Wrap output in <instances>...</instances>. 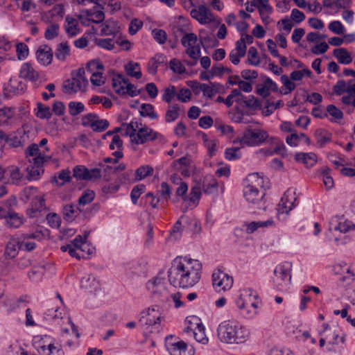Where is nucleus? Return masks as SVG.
<instances>
[{
	"label": "nucleus",
	"mask_w": 355,
	"mask_h": 355,
	"mask_svg": "<svg viewBox=\"0 0 355 355\" xmlns=\"http://www.w3.org/2000/svg\"><path fill=\"white\" fill-rule=\"evenodd\" d=\"M291 271L292 263L290 262L285 261L277 265L271 277L273 286L278 290L286 288L291 283Z\"/></svg>",
	"instance_id": "6e6552de"
},
{
	"label": "nucleus",
	"mask_w": 355,
	"mask_h": 355,
	"mask_svg": "<svg viewBox=\"0 0 355 355\" xmlns=\"http://www.w3.org/2000/svg\"><path fill=\"white\" fill-rule=\"evenodd\" d=\"M193 337L198 343L206 344L208 342V338L205 335V330L202 324H197V329L193 332Z\"/></svg>",
	"instance_id": "680f3d73"
},
{
	"label": "nucleus",
	"mask_w": 355,
	"mask_h": 355,
	"mask_svg": "<svg viewBox=\"0 0 355 355\" xmlns=\"http://www.w3.org/2000/svg\"><path fill=\"white\" fill-rule=\"evenodd\" d=\"M219 340L227 344H243L250 336V331L243 325L234 321H224L217 329Z\"/></svg>",
	"instance_id": "7ed1b4c3"
},
{
	"label": "nucleus",
	"mask_w": 355,
	"mask_h": 355,
	"mask_svg": "<svg viewBox=\"0 0 355 355\" xmlns=\"http://www.w3.org/2000/svg\"><path fill=\"white\" fill-rule=\"evenodd\" d=\"M180 116V107L175 104L169 105L165 114V121L166 123H171L175 121Z\"/></svg>",
	"instance_id": "49530a36"
},
{
	"label": "nucleus",
	"mask_w": 355,
	"mask_h": 355,
	"mask_svg": "<svg viewBox=\"0 0 355 355\" xmlns=\"http://www.w3.org/2000/svg\"><path fill=\"white\" fill-rule=\"evenodd\" d=\"M112 85L115 92L121 96L128 94L130 97H135L140 94V90L121 73H116L112 77Z\"/></svg>",
	"instance_id": "1a4fd4ad"
},
{
	"label": "nucleus",
	"mask_w": 355,
	"mask_h": 355,
	"mask_svg": "<svg viewBox=\"0 0 355 355\" xmlns=\"http://www.w3.org/2000/svg\"><path fill=\"white\" fill-rule=\"evenodd\" d=\"M241 103H243L245 106L252 110H257L261 107L260 101L254 96L250 95L248 97L244 96Z\"/></svg>",
	"instance_id": "09e8293b"
},
{
	"label": "nucleus",
	"mask_w": 355,
	"mask_h": 355,
	"mask_svg": "<svg viewBox=\"0 0 355 355\" xmlns=\"http://www.w3.org/2000/svg\"><path fill=\"white\" fill-rule=\"evenodd\" d=\"M60 26L58 24H51L46 29L44 37L48 40H51L59 35Z\"/></svg>",
	"instance_id": "864d4df0"
},
{
	"label": "nucleus",
	"mask_w": 355,
	"mask_h": 355,
	"mask_svg": "<svg viewBox=\"0 0 355 355\" xmlns=\"http://www.w3.org/2000/svg\"><path fill=\"white\" fill-rule=\"evenodd\" d=\"M163 317L159 313V307L153 306L141 313L140 322L146 326L151 327L152 329H158Z\"/></svg>",
	"instance_id": "9b49d317"
},
{
	"label": "nucleus",
	"mask_w": 355,
	"mask_h": 355,
	"mask_svg": "<svg viewBox=\"0 0 355 355\" xmlns=\"http://www.w3.org/2000/svg\"><path fill=\"white\" fill-rule=\"evenodd\" d=\"M16 51L17 58L19 60L26 59L29 53L28 46L23 42H19L16 45Z\"/></svg>",
	"instance_id": "e2e57ef3"
},
{
	"label": "nucleus",
	"mask_w": 355,
	"mask_h": 355,
	"mask_svg": "<svg viewBox=\"0 0 355 355\" xmlns=\"http://www.w3.org/2000/svg\"><path fill=\"white\" fill-rule=\"evenodd\" d=\"M166 61V58L164 55L158 53L152 58L147 66L148 71L152 75H155L157 71L158 67Z\"/></svg>",
	"instance_id": "c756f323"
},
{
	"label": "nucleus",
	"mask_w": 355,
	"mask_h": 355,
	"mask_svg": "<svg viewBox=\"0 0 355 355\" xmlns=\"http://www.w3.org/2000/svg\"><path fill=\"white\" fill-rule=\"evenodd\" d=\"M268 132L261 128H246L237 140L240 144L250 147L260 146L265 144L269 139Z\"/></svg>",
	"instance_id": "39448f33"
},
{
	"label": "nucleus",
	"mask_w": 355,
	"mask_h": 355,
	"mask_svg": "<svg viewBox=\"0 0 355 355\" xmlns=\"http://www.w3.org/2000/svg\"><path fill=\"white\" fill-rule=\"evenodd\" d=\"M275 225V222L272 219H268L266 221H252L250 223L245 224L247 234H252L259 228H267Z\"/></svg>",
	"instance_id": "cd10ccee"
},
{
	"label": "nucleus",
	"mask_w": 355,
	"mask_h": 355,
	"mask_svg": "<svg viewBox=\"0 0 355 355\" xmlns=\"http://www.w3.org/2000/svg\"><path fill=\"white\" fill-rule=\"evenodd\" d=\"M146 287L153 294H161L164 289V278L156 277L148 282Z\"/></svg>",
	"instance_id": "bb28decb"
},
{
	"label": "nucleus",
	"mask_w": 355,
	"mask_h": 355,
	"mask_svg": "<svg viewBox=\"0 0 355 355\" xmlns=\"http://www.w3.org/2000/svg\"><path fill=\"white\" fill-rule=\"evenodd\" d=\"M97 45L107 50H112L114 47V44H116V37L112 38H105V39H99L96 41Z\"/></svg>",
	"instance_id": "052dcab7"
},
{
	"label": "nucleus",
	"mask_w": 355,
	"mask_h": 355,
	"mask_svg": "<svg viewBox=\"0 0 355 355\" xmlns=\"http://www.w3.org/2000/svg\"><path fill=\"white\" fill-rule=\"evenodd\" d=\"M87 69L92 73L90 81L94 85L101 86L105 83V78L103 76L104 67L99 60L90 61Z\"/></svg>",
	"instance_id": "dca6fc26"
},
{
	"label": "nucleus",
	"mask_w": 355,
	"mask_h": 355,
	"mask_svg": "<svg viewBox=\"0 0 355 355\" xmlns=\"http://www.w3.org/2000/svg\"><path fill=\"white\" fill-rule=\"evenodd\" d=\"M257 8L259 10L262 22L266 25L270 24V15L272 12V6L269 3H267L263 5H258Z\"/></svg>",
	"instance_id": "ea45409f"
},
{
	"label": "nucleus",
	"mask_w": 355,
	"mask_h": 355,
	"mask_svg": "<svg viewBox=\"0 0 355 355\" xmlns=\"http://www.w3.org/2000/svg\"><path fill=\"white\" fill-rule=\"evenodd\" d=\"M268 141H270V142L272 144H276L273 150L275 154L279 155L282 156L286 155V149L285 145L282 141H279V139L275 137H270Z\"/></svg>",
	"instance_id": "5fc2aeb1"
},
{
	"label": "nucleus",
	"mask_w": 355,
	"mask_h": 355,
	"mask_svg": "<svg viewBox=\"0 0 355 355\" xmlns=\"http://www.w3.org/2000/svg\"><path fill=\"white\" fill-rule=\"evenodd\" d=\"M314 136L317 140V144L322 148L331 141L332 135L325 129L319 128L315 131Z\"/></svg>",
	"instance_id": "72a5a7b5"
},
{
	"label": "nucleus",
	"mask_w": 355,
	"mask_h": 355,
	"mask_svg": "<svg viewBox=\"0 0 355 355\" xmlns=\"http://www.w3.org/2000/svg\"><path fill=\"white\" fill-rule=\"evenodd\" d=\"M165 346L171 355H187V344L175 336L166 337Z\"/></svg>",
	"instance_id": "2eb2a0df"
},
{
	"label": "nucleus",
	"mask_w": 355,
	"mask_h": 355,
	"mask_svg": "<svg viewBox=\"0 0 355 355\" xmlns=\"http://www.w3.org/2000/svg\"><path fill=\"white\" fill-rule=\"evenodd\" d=\"M12 204H16L15 200H7L0 204V218L5 220L8 227L19 228L24 224L25 219L13 210Z\"/></svg>",
	"instance_id": "0eeeda50"
},
{
	"label": "nucleus",
	"mask_w": 355,
	"mask_h": 355,
	"mask_svg": "<svg viewBox=\"0 0 355 355\" xmlns=\"http://www.w3.org/2000/svg\"><path fill=\"white\" fill-rule=\"evenodd\" d=\"M71 55L70 47L67 42L58 44L55 51V56L60 61H66L67 57Z\"/></svg>",
	"instance_id": "473e14b6"
},
{
	"label": "nucleus",
	"mask_w": 355,
	"mask_h": 355,
	"mask_svg": "<svg viewBox=\"0 0 355 355\" xmlns=\"http://www.w3.org/2000/svg\"><path fill=\"white\" fill-rule=\"evenodd\" d=\"M70 180V171L62 170L58 173L57 176L55 175L54 177L53 182H55L58 186L62 187L66 182H69Z\"/></svg>",
	"instance_id": "3c124183"
},
{
	"label": "nucleus",
	"mask_w": 355,
	"mask_h": 355,
	"mask_svg": "<svg viewBox=\"0 0 355 355\" xmlns=\"http://www.w3.org/2000/svg\"><path fill=\"white\" fill-rule=\"evenodd\" d=\"M151 33L153 39L159 44H164L167 40V33L163 29L155 28Z\"/></svg>",
	"instance_id": "4d7b16f0"
},
{
	"label": "nucleus",
	"mask_w": 355,
	"mask_h": 355,
	"mask_svg": "<svg viewBox=\"0 0 355 355\" xmlns=\"http://www.w3.org/2000/svg\"><path fill=\"white\" fill-rule=\"evenodd\" d=\"M8 173L9 175V181L13 184H18L23 177V174L16 166H9L8 168Z\"/></svg>",
	"instance_id": "79ce46f5"
},
{
	"label": "nucleus",
	"mask_w": 355,
	"mask_h": 355,
	"mask_svg": "<svg viewBox=\"0 0 355 355\" xmlns=\"http://www.w3.org/2000/svg\"><path fill=\"white\" fill-rule=\"evenodd\" d=\"M218 189V182L212 176H207L202 183V190L205 193L209 194Z\"/></svg>",
	"instance_id": "a19ab883"
},
{
	"label": "nucleus",
	"mask_w": 355,
	"mask_h": 355,
	"mask_svg": "<svg viewBox=\"0 0 355 355\" xmlns=\"http://www.w3.org/2000/svg\"><path fill=\"white\" fill-rule=\"evenodd\" d=\"M83 12L91 17L89 19H92V23L99 24L105 19L104 12L97 7H94L93 9L90 10H83Z\"/></svg>",
	"instance_id": "58836bf2"
},
{
	"label": "nucleus",
	"mask_w": 355,
	"mask_h": 355,
	"mask_svg": "<svg viewBox=\"0 0 355 355\" xmlns=\"http://www.w3.org/2000/svg\"><path fill=\"white\" fill-rule=\"evenodd\" d=\"M201 271L202 264L198 260L178 257L168 271V281L175 287H193L200 281Z\"/></svg>",
	"instance_id": "f257e3e1"
},
{
	"label": "nucleus",
	"mask_w": 355,
	"mask_h": 355,
	"mask_svg": "<svg viewBox=\"0 0 355 355\" xmlns=\"http://www.w3.org/2000/svg\"><path fill=\"white\" fill-rule=\"evenodd\" d=\"M281 81L284 85V87L279 90V92L282 94H288L293 91L296 87V85L286 74L281 76Z\"/></svg>",
	"instance_id": "c03bdc74"
},
{
	"label": "nucleus",
	"mask_w": 355,
	"mask_h": 355,
	"mask_svg": "<svg viewBox=\"0 0 355 355\" xmlns=\"http://www.w3.org/2000/svg\"><path fill=\"white\" fill-rule=\"evenodd\" d=\"M7 144L10 148L23 147L25 144L24 131L22 130L7 134Z\"/></svg>",
	"instance_id": "5701e85b"
},
{
	"label": "nucleus",
	"mask_w": 355,
	"mask_h": 355,
	"mask_svg": "<svg viewBox=\"0 0 355 355\" xmlns=\"http://www.w3.org/2000/svg\"><path fill=\"white\" fill-rule=\"evenodd\" d=\"M65 31L69 35L73 37L79 33L78 21L76 19L70 16H67L65 18Z\"/></svg>",
	"instance_id": "e433bc0d"
},
{
	"label": "nucleus",
	"mask_w": 355,
	"mask_h": 355,
	"mask_svg": "<svg viewBox=\"0 0 355 355\" xmlns=\"http://www.w3.org/2000/svg\"><path fill=\"white\" fill-rule=\"evenodd\" d=\"M233 278L227 273L220 270H214L212 274V284L218 292L230 290L233 285Z\"/></svg>",
	"instance_id": "f8f14e48"
},
{
	"label": "nucleus",
	"mask_w": 355,
	"mask_h": 355,
	"mask_svg": "<svg viewBox=\"0 0 355 355\" xmlns=\"http://www.w3.org/2000/svg\"><path fill=\"white\" fill-rule=\"evenodd\" d=\"M324 332L326 334L325 338L328 340L329 345H337L338 339L340 337L339 329L338 327H331L328 324H323Z\"/></svg>",
	"instance_id": "2f4dec72"
},
{
	"label": "nucleus",
	"mask_w": 355,
	"mask_h": 355,
	"mask_svg": "<svg viewBox=\"0 0 355 355\" xmlns=\"http://www.w3.org/2000/svg\"><path fill=\"white\" fill-rule=\"evenodd\" d=\"M26 89V84L19 78L14 77L10 78L6 89L14 95H19L23 94Z\"/></svg>",
	"instance_id": "b1692460"
},
{
	"label": "nucleus",
	"mask_w": 355,
	"mask_h": 355,
	"mask_svg": "<svg viewBox=\"0 0 355 355\" xmlns=\"http://www.w3.org/2000/svg\"><path fill=\"white\" fill-rule=\"evenodd\" d=\"M78 209H76L72 205H66L63 207L64 218L67 221H72L75 218Z\"/></svg>",
	"instance_id": "0e129e2a"
},
{
	"label": "nucleus",
	"mask_w": 355,
	"mask_h": 355,
	"mask_svg": "<svg viewBox=\"0 0 355 355\" xmlns=\"http://www.w3.org/2000/svg\"><path fill=\"white\" fill-rule=\"evenodd\" d=\"M157 135V133L153 129L144 126L139 128L134 135H131L130 138L132 143L139 145L155 140Z\"/></svg>",
	"instance_id": "f3484780"
},
{
	"label": "nucleus",
	"mask_w": 355,
	"mask_h": 355,
	"mask_svg": "<svg viewBox=\"0 0 355 355\" xmlns=\"http://www.w3.org/2000/svg\"><path fill=\"white\" fill-rule=\"evenodd\" d=\"M263 178L258 173L249 174L243 182V196L251 205H259L263 199L265 191L262 189Z\"/></svg>",
	"instance_id": "20e7f679"
},
{
	"label": "nucleus",
	"mask_w": 355,
	"mask_h": 355,
	"mask_svg": "<svg viewBox=\"0 0 355 355\" xmlns=\"http://www.w3.org/2000/svg\"><path fill=\"white\" fill-rule=\"evenodd\" d=\"M352 228H355V225H352L350 221L336 217L331 220L329 231L331 232L334 231L339 232L340 233H345Z\"/></svg>",
	"instance_id": "aec40b11"
},
{
	"label": "nucleus",
	"mask_w": 355,
	"mask_h": 355,
	"mask_svg": "<svg viewBox=\"0 0 355 355\" xmlns=\"http://www.w3.org/2000/svg\"><path fill=\"white\" fill-rule=\"evenodd\" d=\"M236 306L240 310L241 314L246 318H251L257 314V311L252 309L248 302L237 300L236 302Z\"/></svg>",
	"instance_id": "f704fd0d"
},
{
	"label": "nucleus",
	"mask_w": 355,
	"mask_h": 355,
	"mask_svg": "<svg viewBox=\"0 0 355 355\" xmlns=\"http://www.w3.org/2000/svg\"><path fill=\"white\" fill-rule=\"evenodd\" d=\"M81 123L84 127H90L94 132H103L109 126L106 119H100L96 114L89 113L82 117Z\"/></svg>",
	"instance_id": "ddd939ff"
},
{
	"label": "nucleus",
	"mask_w": 355,
	"mask_h": 355,
	"mask_svg": "<svg viewBox=\"0 0 355 355\" xmlns=\"http://www.w3.org/2000/svg\"><path fill=\"white\" fill-rule=\"evenodd\" d=\"M333 55L338 60V62L342 64H349L353 60L350 53L345 48L334 49Z\"/></svg>",
	"instance_id": "c85d7f7f"
},
{
	"label": "nucleus",
	"mask_w": 355,
	"mask_h": 355,
	"mask_svg": "<svg viewBox=\"0 0 355 355\" xmlns=\"http://www.w3.org/2000/svg\"><path fill=\"white\" fill-rule=\"evenodd\" d=\"M68 107L69 114L73 116L83 112L85 110V105L81 102L71 101Z\"/></svg>",
	"instance_id": "6e6d98bb"
},
{
	"label": "nucleus",
	"mask_w": 355,
	"mask_h": 355,
	"mask_svg": "<svg viewBox=\"0 0 355 355\" xmlns=\"http://www.w3.org/2000/svg\"><path fill=\"white\" fill-rule=\"evenodd\" d=\"M62 309L59 307L54 306L49 308L44 313V319L46 320L62 319Z\"/></svg>",
	"instance_id": "8fccbe9b"
},
{
	"label": "nucleus",
	"mask_w": 355,
	"mask_h": 355,
	"mask_svg": "<svg viewBox=\"0 0 355 355\" xmlns=\"http://www.w3.org/2000/svg\"><path fill=\"white\" fill-rule=\"evenodd\" d=\"M44 271V266L33 267L28 272V277L32 282H37L42 279Z\"/></svg>",
	"instance_id": "603ef678"
},
{
	"label": "nucleus",
	"mask_w": 355,
	"mask_h": 355,
	"mask_svg": "<svg viewBox=\"0 0 355 355\" xmlns=\"http://www.w3.org/2000/svg\"><path fill=\"white\" fill-rule=\"evenodd\" d=\"M19 78H24L32 83H36L40 80V73L36 71L29 62L24 63L19 71Z\"/></svg>",
	"instance_id": "412c9836"
},
{
	"label": "nucleus",
	"mask_w": 355,
	"mask_h": 355,
	"mask_svg": "<svg viewBox=\"0 0 355 355\" xmlns=\"http://www.w3.org/2000/svg\"><path fill=\"white\" fill-rule=\"evenodd\" d=\"M139 113L141 116L144 117H149L150 119H156L158 118V115L155 112L154 107L151 104H141Z\"/></svg>",
	"instance_id": "de8ad7c7"
},
{
	"label": "nucleus",
	"mask_w": 355,
	"mask_h": 355,
	"mask_svg": "<svg viewBox=\"0 0 355 355\" xmlns=\"http://www.w3.org/2000/svg\"><path fill=\"white\" fill-rule=\"evenodd\" d=\"M153 168L149 165H143L135 171V181H139L153 174Z\"/></svg>",
	"instance_id": "a18cd8bd"
},
{
	"label": "nucleus",
	"mask_w": 355,
	"mask_h": 355,
	"mask_svg": "<svg viewBox=\"0 0 355 355\" xmlns=\"http://www.w3.org/2000/svg\"><path fill=\"white\" fill-rule=\"evenodd\" d=\"M258 297V294L256 291L251 288H244L241 291V293L239 295L238 300H242V301L248 302L250 299L252 300H257Z\"/></svg>",
	"instance_id": "bf43d9fd"
},
{
	"label": "nucleus",
	"mask_w": 355,
	"mask_h": 355,
	"mask_svg": "<svg viewBox=\"0 0 355 355\" xmlns=\"http://www.w3.org/2000/svg\"><path fill=\"white\" fill-rule=\"evenodd\" d=\"M37 351L42 355H64L61 348L55 347L53 343H50L47 345H39Z\"/></svg>",
	"instance_id": "7c9ffc66"
},
{
	"label": "nucleus",
	"mask_w": 355,
	"mask_h": 355,
	"mask_svg": "<svg viewBox=\"0 0 355 355\" xmlns=\"http://www.w3.org/2000/svg\"><path fill=\"white\" fill-rule=\"evenodd\" d=\"M202 138L205 146L207 148L209 156L213 157L216 153L219 144L218 141L216 139H209L206 135H204Z\"/></svg>",
	"instance_id": "37998d69"
},
{
	"label": "nucleus",
	"mask_w": 355,
	"mask_h": 355,
	"mask_svg": "<svg viewBox=\"0 0 355 355\" xmlns=\"http://www.w3.org/2000/svg\"><path fill=\"white\" fill-rule=\"evenodd\" d=\"M6 355H27V352L17 343H14L8 347Z\"/></svg>",
	"instance_id": "774afa93"
},
{
	"label": "nucleus",
	"mask_w": 355,
	"mask_h": 355,
	"mask_svg": "<svg viewBox=\"0 0 355 355\" xmlns=\"http://www.w3.org/2000/svg\"><path fill=\"white\" fill-rule=\"evenodd\" d=\"M36 116L40 119H49L51 116V109L49 106L44 105L42 103H38Z\"/></svg>",
	"instance_id": "13d9d810"
},
{
	"label": "nucleus",
	"mask_w": 355,
	"mask_h": 355,
	"mask_svg": "<svg viewBox=\"0 0 355 355\" xmlns=\"http://www.w3.org/2000/svg\"><path fill=\"white\" fill-rule=\"evenodd\" d=\"M182 45L186 48L185 52L190 58H200L201 56V46L202 42H198L195 33L184 34L181 39Z\"/></svg>",
	"instance_id": "9d476101"
},
{
	"label": "nucleus",
	"mask_w": 355,
	"mask_h": 355,
	"mask_svg": "<svg viewBox=\"0 0 355 355\" xmlns=\"http://www.w3.org/2000/svg\"><path fill=\"white\" fill-rule=\"evenodd\" d=\"M191 16L201 24H207L214 21V15L211 10L205 5H200L191 10Z\"/></svg>",
	"instance_id": "a211bd4d"
},
{
	"label": "nucleus",
	"mask_w": 355,
	"mask_h": 355,
	"mask_svg": "<svg viewBox=\"0 0 355 355\" xmlns=\"http://www.w3.org/2000/svg\"><path fill=\"white\" fill-rule=\"evenodd\" d=\"M80 286L89 292H93L99 289L100 284L94 275H87L81 279Z\"/></svg>",
	"instance_id": "a878e982"
},
{
	"label": "nucleus",
	"mask_w": 355,
	"mask_h": 355,
	"mask_svg": "<svg viewBox=\"0 0 355 355\" xmlns=\"http://www.w3.org/2000/svg\"><path fill=\"white\" fill-rule=\"evenodd\" d=\"M295 160L310 168L316 164L317 155L313 153H297L295 155Z\"/></svg>",
	"instance_id": "393cba45"
},
{
	"label": "nucleus",
	"mask_w": 355,
	"mask_h": 355,
	"mask_svg": "<svg viewBox=\"0 0 355 355\" xmlns=\"http://www.w3.org/2000/svg\"><path fill=\"white\" fill-rule=\"evenodd\" d=\"M48 230H37L32 233L21 234L11 236L6 244L3 257L6 259L12 260L21 250L31 252L36 248V243L31 239L42 240L48 234Z\"/></svg>",
	"instance_id": "f03ea898"
},
{
	"label": "nucleus",
	"mask_w": 355,
	"mask_h": 355,
	"mask_svg": "<svg viewBox=\"0 0 355 355\" xmlns=\"http://www.w3.org/2000/svg\"><path fill=\"white\" fill-rule=\"evenodd\" d=\"M49 151L48 147H45L44 150H40L37 144H31L25 150V155L28 157H35L33 158V164L37 166H42L44 162L49 161L51 156L46 155Z\"/></svg>",
	"instance_id": "4468645a"
},
{
	"label": "nucleus",
	"mask_w": 355,
	"mask_h": 355,
	"mask_svg": "<svg viewBox=\"0 0 355 355\" xmlns=\"http://www.w3.org/2000/svg\"><path fill=\"white\" fill-rule=\"evenodd\" d=\"M125 71L128 76L140 79L142 76L139 63L130 61L125 65Z\"/></svg>",
	"instance_id": "4c0bfd02"
},
{
	"label": "nucleus",
	"mask_w": 355,
	"mask_h": 355,
	"mask_svg": "<svg viewBox=\"0 0 355 355\" xmlns=\"http://www.w3.org/2000/svg\"><path fill=\"white\" fill-rule=\"evenodd\" d=\"M327 112L333 117L331 121H336L340 120L343 117V112L336 107L334 105H329L327 107Z\"/></svg>",
	"instance_id": "69168bd1"
},
{
	"label": "nucleus",
	"mask_w": 355,
	"mask_h": 355,
	"mask_svg": "<svg viewBox=\"0 0 355 355\" xmlns=\"http://www.w3.org/2000/svg\"><path fill=\"white\" fill-rule=\"evenodd\" d=\"M73 173L76 178L86 180L87 175H88V168L84 166L78 165L73 168Z\"/></svg>",
	"instance_id": "338daca9"
},
{
	"label": "nucleus",
	"mask_w": 355,
	"mask_h": 355,
	"mask_svg": "<svg viewBox=\"0 0 355 355\" xmlns=\"http://www.w3.org/2000/svg\"><path fill=\"white\" fill-rule=\"evenodd\" d=\"M295 201L296 198L295 196V193L292 192L291 190H287L277 205L278 212L288 214L295 207Z\"/></svg>",
	"instance_id": "6ab92c4d"
},
{
	"label": "nucleus",
	"mask_w": 355,
	"mask_h": 355,
	"mask_svg": "<svg viewBox=\"0 0 355 355\" xmlns=\"http://www.w3.org/2000/svg\"><path fill=\"white\" fill-rule=\"evenodd\" d=\"M119 34V28L114 21H107L102 24L101 35H112L114 37H116Z\"/></svg>",
	"instance_id": "c9c22d12"
},
{
	"label": "nucleus",
	"mask_w": 355,
	"mask_h": 355,
	"mask_svg": "<svg viewBox=\"0 0 355 355\" xmlns=\"http://www.w3.org/2000/svg\"><path fill=\"white\" fill-rule=\"evenodd\" d=\"M53 55V53L51 48L47 45L40 46L36 52L38 62L44 66H47L51 63Z\"/></svg>",
	"instance_id": "4be33fe9"
},
{
	"label": "nucleus",
	"mask_w": 355,
	"mask_h": 355,
	"mask_svg": "<svg viewBox=\"0 0 355 355\" xmlns=\"http://www.w3.org/2000/svg\"><path fill=\"white\" fill-rule=\"evenodd\" d=\"M85 71L80 68L73 71L71 78L64 80L62 85V90L66 94H75L78 91L84 90L87 85L85 78Z\"/></svg>",
	"instance_id": "423d86ee"
}]
</instances>
